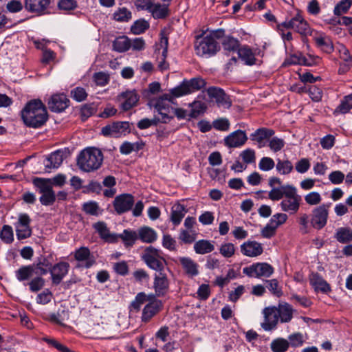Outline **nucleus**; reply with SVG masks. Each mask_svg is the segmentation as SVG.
Returning <instances> with one entry per match:
<instances>
[{
  "label": "nucleus",
  "mask_w": 352,
  "mask_h": 352,
  "mask_svg": "<svg viewBox=\"0 0 352 352\" xmlns=\"http://www.w3.org/2000/svg\"><path fill=\"white\" fill-rule=\"evenodd\" d=\"M82 210L86 214L92 216H98L101 214L102 210H100L98 204L96 201L86 202L82 205Z\"/></svg>",
  "instance_id": "3c124183"
},
{
  "label": "nucleus",
  "mask_w": 352,
  "mask_h": 352,
  "mask_svg": "<svg viewBox=\"0 0 352 352\" xmlns=\"http://www.w3.org/2000/svg\"><path fill=\"white\" fill-rule=\"evenodd\" d=\"M63 161V152L58 150L52 153L45 162V166L47 169L57 168Z\"/></svg>",
  "instance_id": "473e14b6"
},
{
  "label": "nucleus",
  "mask_w": 352,
  "mask_h": 352,
  "mask_svg": "<svg viewBox=\"0 0 352 352\" xmlns=\"http://www.w3.org/2000/svg\"><path fill=\"white\" fill-rule=\"evenodd\" d=\"M206 92L210 98L215 99L217 105L219 107L229 109L232 105V100L224 90L217 87H210L207 89Z\"/></svg>",
  "instance_id": "f8f14e48"
},
{
  "label": "nucleus",
  "mask_w": 352,
  "mask_h": 352,
  "mask_svg": "<svg viewBox=\"0 0 352 352\" xmlns=\"http://www.w3.org/2000/svg\"><path fill=\"white\" fill-rule=\"evenodd\" d=\"M330 206L331 204H322L313 209L310 222L314 228L321 230L326 226Z\"/></svg>",
  "instance_id": "6e6552de"
},
{
  "label": "nucleus",
  "mask_w": 352,
  "mask_h": 352,
  "mask_svg": "<svg viewBox=\"0 0 352 352\" xmlns=\"http://www.w3.org/2000/svg\"><path fill=\"white\" fill-rule=\"evenodd\" d=\"M194 47L197 56L207 58L214 56L221 49L219 43L207 35L197 36Z\"/></svg>",
  "instance_id": "7ed1b4c3"
},
{
  "label": "nucleus",
  "mask_w": 352,
  "mask_h": 352,
  "mask_svg": "<svg viewBox=\"0 0 352 352\" xmlns=\"http://www.w3.org/2000/svg\"><path fill=\"white\" fill-rule=\"evenodd\" d=\"M241 251L245 256L255 257L263 253V247L261 243L254 241H248L241 245Z\"/></svg>",
  "instance_id": "393cba45"
},
{
  "label": "nucleus",
  "mask_w": 352,
  "mask_h": 352,
  "mask_svg": "<svg viewBox=\"0 0 352 352\" xmlns=\"http://www.w3.org/2000/svg\"><path fill=\"white\" fill-rule=\"evenodd\" d=\"M179 262L184 271L188 277L192 278L199 274V265L192 258L188 257H180Z\"/></svg>",
  "instance_id": "a878e982"
},
{
  "label": "nucleus",
  "mask_w": 352,
  "mask_h": 352,
  "mask_svg": "<svg viewBox=\"0 0 352 352\" xmlns=\"http://www.w3.org/2000/svg\"><path fill=\"white\" fill-rule=\"evenodd\" d=\"M298 223H299L300 232L302 234H307L309 232V216L306 213H301L298 217Z\"/></svg>",
  "instance_id": "0e129e2a"
},
{
  "label": "nucleus",
  "mask_w": 352,
  "mask_h": 352,
  "mask_svg": "<svg viewBox=\"0 0 352 352\" xmlns=\"http://www.w3.org/2000/svg\"><path fill=\"white\" fill-rule=\"evenodd\" d=\"M285 192L286 195L280 203L281 210L290 214H295L299 210L302 201L301 196L298 194L296 188L292 185Z\"/></svg>",
  "instance_id": "423d86ee"
},
{
  "label": "nucleus",
  "mask_w": 352,
  "mask_h": 352,
  "mask_svg": "<svg viewBox=\"0 0 352 352\" xmlns=\"http://www.w3.org/2000/svg\"><path fill=\"white\" fill-rule=\"evenodd\" d=\"M189 106L191 107L189 116L192 118H196L199 115L204 113L207 108L206 104L201 101H194L189 104Z\"/></svg>",
  "instance_id": "37998d69"
},
{
  "label": "nucleus",
  "mask_w": 352,
  "mask_h": 352,
  "mask_svg": "<svg viewBox=\"0 0 352 352\" xmlns=\"http://www.w3.org/2000/svg\"><path fill=\"white\" fill-rule=\"evenodd\" d=\"M309 280L316 292L327 294L331 290L330 285L317 272L310 274Z\"/></svg>",
  "instance_id": "b1692460"
},
{
  "label": "nucleus",
  "mask_w": 352,
  "mask_h": 352,
  "mask_svg": "<svg viewBox=\"0 0 352 352\" xmlns=\"http://www.w3.org/2000/svg\"><path fill=\"white\" fill-rule=\"evenodd\" d=\"M130 131V123L129 122H115L102 129V134L103 135L113 138L125 135L126 133H129Z\"/></svg>",
  "instance_id": "9d476101"
},
{
  "label": "nucleus",
  "mask_w": 352,
  "mask_h": 352,
  "mask_svg": "<svg viewBox=\"0 0 352 352\" xmlns=\"http://www.w3.org/2000/svg\"><path fill=\"white\" fill-rule=\"evenodd\" d=\"M69 104V100L64 94L53 95L48 101L49 109L53 112L63 111Z\"/></svg>",
  "instance_id": "aec40b11"
},
{
  "label": "nucleus",
  "mask_w": 352,
  "mask_h": 352,
  "mask_svg": "<svg viewBox=\"0 0 352 352\" xmlns=\"http://www.w3.org/2000/svg\"><path fill=\"white\" fill-rule=\"evenodd\" d=\"M287 341L292 346L298 347L303 344L305 339L301 333L297 332L289 335Z\"/></svg>",
  "instance_id": "e2e57ef3"
},
{
  "label": "nucleus",
  "mask_w": 352,
  "mask_h": 352,
  "mask_svg": "<svg viewBox=\"0 0 352 352\" xmlns=\"http://www.w3.org/2000/svg\"><path fill=\"white\" fill-rule=\"evenodd\" d=\"M197 238L195 230H182L179 239L184 243H192Z\"/></svg>",
  "instance_id": "6e6d98bb"
},
{
  "label": "nucleus",
  "mask_w": 352,
  "mask_h": 352,
  "mask_svg": "<svg viewBox=\"0 0 352 352\" xmlns=\"http://www.w3.org/2000/svg\"><path fill=\"white\" fill-rule=\"evenodd\" d=\"M221 45L223 51L226 54L235 52H238V50L240 48L239 41L236 38L230 35L223 37V39L221 41Z\"/></svg>",
  "instance_id": "2f4dec72"
},
{
  "label": "nucleus",
  "mask_w": 352,
  "mask_h": 352,
  "mask_svg": "<svg viewBox=\"0 0 352 352\" xmlns=\"http://www.w3.org/2000/svg\"><path fill=\"white\" fill-rule=\"evenodd\" d=\"M94 228L100 235V238L108 242H115L117 240V235L111 234L103 221H99L94 224Z\"/></svg>",
  "instance_id": "c756f323"
},
{
  "label": "nucleus",
  "mask_w": 352,
  "mask_h": 352,
  "mask_svg": "<svg viewBox=\"0 0 352 352\" xmlns=\"http://www.w3.org/2000/svg\"><path fill=\"white\" fill-rule=\"evenodd\" d=\"M71 97L77 102H82L87 97V93L83 87H77L70 93Z\"/></svg>",
  "instance_id": "680f3d73"
},
{
  "label": "nucleus",
  "mask_w": 352,
  "mask_h": 352,
  "mask_svg": "<svg viewBox=\"0 0 352 352\" xmlns=\"http://www.w3.org/2000/svg\"><path fill=\"white\" fill-rule=\"evenodd\" d=\"M352 5V0H342L334 8V14L340 16L346 13Z\"/></svg>",
  "instance_id": "864d4df0"
},
{
  "label": "nucleus",
  "mask_w": 352,
  "mask_h": 352,
  "mask_svg": "<svg viewBox=\"0 0 352 352\" xmlns=\"http://www.w3.org/2000/svg\"><path fill=\"white\" fill-rule=\"evenodd\" d=\"M274 166V160L269 157H263L258 164L259 168L263 171H269L273 169Z\"/></svg>",
  "instance_id": "774afa93"
},
{
  "label": "nucleus",
  "mask_w": 352,
  "mask_h": 352,
  "mask_svg": "<svg viewBox=\"0 0 352 352\" xmlns=\"http://www.w3.org/2000/svg\"><path fill=\"white\" fill-rule=\"evenodd\" d=\"M274 134V131L270 129L262 127L259 128L251 135L252 140L258 142L263 143L265 140L269 139Z\"/></svg>",
  "instance_id": "c9c22d12"
},
{
  "label": "nucleus",
  "mask_w": 352,
  "mask_h": 352,
  "mask_svg": "<svg viewBox=\"0 0 352 352\" xmlns=\"http://www.w3.org/2000/svg\"><path fill=\"white\" fill-rule=\"evenodd\" d=\"M74 258L79 262L78 267L89 268L93 266L96 261L87 247H81L74 252Z\"/></svg>",
  "instance_id": "a211bd4d"
},
{
  "label": "nucleus",
  "mask_w": 352,
  "mask_h": 352,
  "mask_svg": "<svg viewBox=\"0 0 352 352\" xmlns=\"http://www.w3.org/2000/svg\"><path fill=\"white\" fill-rule=\"evenodd\" d=\"M314 39L317 46L324 52L330 54L333 51V43L329 37L321 35Z\"/></svg>",
  "instance_id": "58836bf2"
},
{
  "label": "nucleus",
  "mask_w": 352,
  "mask_h": 352,
  "mask_svg": "<svg viewBox=\"0 0 352 352\" xmlns=\"http://www.w3.org/2000/svg\"><path fill=\"white\" fill-rule=\"evenodd\" d=\"M163 302L159 299H153L148 302L142 309L141 319L143 322H149L163 309Z\"/></svg>",
  "instance_id": "dca6fc26"
},
{
  "label": "nucleus",
  "mask_w": 352,
  "mask_h": 352,
  "mask_svg": "<svg viewBox=\"0 0 352 352\" xmlns=\"http://www.w3.org/2000/svg\"><path fill=\"white\" fill-rule=\"evenodd\" d=\"M292 185L287 184L284 186H280L278 188H272V189L269 192L268 197L272 201H279L280 199H283L285 195H286L285 192H287Z\"/></svg>",
  "instance_id": "ea45409f"
},
{
  "label": "nucleus",
  "mask_w": 352,
  "mask_h": 352,
  "mask_svg": "<svg viewBox=\"0 0 352 352\" xmlns=\"http://www.w3.org/2000/svg\"><path fill=\"white\" fill-rule=\"evenodd\" d=\"M30 218L27 214H21L18 221L15 223L16 234L19 240L29 238L32 234Z\"/></svg>",
  "instance_id": "ddd939ff"
},
{
  "label": "nucleus",
  "mask_w": 352,
  "mask_h": 352,
  "mask_svg": "<svg viewBox=\"0 0 352 352\" xmlns=\"http://www.w3.org/2000/svg\"><path fill=\"white\" fill-rule=\"evenodd\" d=\"M238 56L245 65H252L255 64L256 58L252 50L248 45H244L238 50Z\"/></svg>",
  "instance_id": "f704fd0d"
},
{
  "label": "nucleus",
  "mask_w": 352,
  "mask_h": 352,
  "mask_svg": "<svg viewBox=\"0 0 352 352\" xmlns=\"http://www.w3.org/2000/svg\"><path fill=\"white\" fill-rule=\"evenodd\" d=\"M69 267L67 262H59L52 266L50 270L52 283L58 285L67 274Z\"/></svg>",
  "instance_id": "412c9836"
},
{
  "label": "nucleus",
  "mask_w": 352,
  "mask_h": 352,
  "mask_svg": "<svg viewBox=\"0 0 352 352\" xmlns=\"http://www.w3.org/2000/svg\"><path fill=\"white\" fill-rule=\"evenodd\" d=\"M311 166L309 160L307 158H302L298 160L295 165V169L298 173H306Z\"/></svg>",
  "instance_id": "338daca9"
},
{
  "label": "nucleus",
  "mask_w": 352,
  "mask_h": 352,
  "mask_svg": "<svg viewBox=\"0 0 352 352\" xmlns=\"http://www.w3.org/2000/svg\"><path fill=\"white\" fill-rule=\"evenodd\" d=\"M219 252L223 256L230 258L234 254L235 247L231 243H223L220 247Z\"/></svg>",
  "instance_id": "69168bd1"
},
{
  "label": "nucleus",
  "mask_w": 352,
  "mask_h": 352,
  "mask_svg": "<svg viewBox=\"0 0 352 352\" xmlns=\"http://www.w3.org/2000/svg\"><path fill=\"white\" fill-rule=\"evenodd\" d=\"M131 41L126 36L117 37L113 42V50L118 52H124L131 48Z\"/></svg>",
  "instance_id": "e433bc0d"
},
{
  "label": "nucleus",
  "mask_w": 352,
  "mask_h": 352,
  "mask_svg": "<svg viewBox=\"0 0 352 352\" xmlns=\"http://www.w3.org/2000/svg\"><path fill=\"white\" fill-rule=\"evenodd\" d=\"M281 28L285 29H293L294 31L300 34L301 36H307L311 34V29L305 19L300 14H296L289 21H285L278 25L279 30H282Z\"/></svg>",
  "instance_id": "0eeeda50"
},
{
  "label": "nucleus",
  "mask_w": 352,
  "mask_h": 352,
  "mask_svg": "<svg viewBox=\"0 0 352 352\" xmlns=\"http://www.w3.org/2000/svg\"><path fill=\"white\" fill-rule=\"evenodd\" d=\"M264 322L261 327L265 331H271L276 327L279 320L276 307H266L263 309Z\"/></svg>",
  "instance_id": "f3484780"
},
{
  "label": "nucleus",
  "mask_w": 352,
  "mask_h": 352,
  "mask_svg": "<svg viewBox=\"0 0 352 352\" xmlns=\"http://www.w3.org/2000/svg\"><path fill=\"white\" fill-rule=\"evenodd\" d=\"M247 140L245 131L236 130L225 138L224 144L229 148H236L243 146Z\"/></svg>",
  "instance_id": "5701e85b"
},
{
  "label": "nucleus",
  "mask_w": 352,
  "mask_h": 352,
  "mask_svg": "<svg viewBox=\"0 0 352 352\" xmlns=\"http://www.w3.org/2000/svg\"><path fill=\"white\" fill-rule=\"evenodd\" d=\"M169 285L170 282L165 271L154 274L153 287L157 297H164L167 294Z\"/></svg>",
  "instance_id": "9b49d317"
},
{
  "label": "nucleus",
  "mask_w": 352,
  "mask_h": 352,
  "mask_svg": "<svg viewBox=\"0 0 352 352\" xmlns=\"http://www.w3.org/2000/svg\"><path fill=\"white\" fill-rule=\"evenodd\" d=\"M172 91L173 89H170L168 94H164L158 98L150 100L148 104L150 107L154 108L156 111L170 106V103H173L175 98L180 97L175 96Z\"/></svg>",
  "instance_id": "6ab92c4d"
},
{
  "label": "nucleus",
  "mask_w": 352,
  "mask_h": 352,
  "mask_svg": "<svg viewBox=\"0 0 352 352\" xmlns=\"http://www.w3.org/2000/svg\"><path fill=\"white\" fill-rule=\"evenodd\" d=\"M335 237L342 243L352 241V230L349 228H340L337 230Z\"/></svg>",
  "instance_id": "a19ab883"
},
{
  "label": "nucleus",
  "mask_w": 352,
  "mask_h": 352,
  "mask_svg": "<svg viewBox=\"0 0 352 352\" xmlns=\"http://www.w3.org/2000/svg\"><path fill=\"white\" fill-rule=\"evenodd\" d=\"M103 162V154L96 148H88L80 152L77 159V165L84 172L98 170Z\"/></svg>",
  "instance_id": "f03ea898"
},
{
  "label": "nucleus",
  "mask_w": 352,
  "mask_h": 352,
  "mask_svg": "<svg viewBox=\"0 0 352 352\" xmlns=\"http://www.w3.org/2000/svg\"><path fill=\"white\" fill-rule=\"evenodd\" d=\"M51 0H25V9L38 15H42L47 12Z\"/></svg>",
  "instance_id": "4be33fe9"
},
{
  "label": "nucleus",
  "mask_w": 352,
  "mask_h": 352,
  "mask_svg": "<svg viewBox=\"0 0 352 352\" xmlns=\"http://www.w3.org/2000/svg\"><path fill=\"white\" fill-rule=\"evenodd\" d=\"M34 267L31 265L23 266L16 271V278L19 281L28 280L32 276L34 273Z\"/></svg>",
  "instance_id": "09e8293b"
},
{
  "label": "nucleus",
  "mask_w": 352,
  "mask_h": 352,
  "mask_svg": "<svg viewBox=\"0 0 352 352\" xmlns=\"http://www.w3.org/2000/svg\"><path fill=\"white\" fill-rule=\"evenodd\" d=\"M150 27L148 22L144 19L135 21L131 27V31L135 35L141 34Z\"/></svg>",
  "instance_id": "49530a36"
},
{
  "label": "nucleus",
  "mask_w": 352,
  "mask_h": 352,
  "mask_svg": "<svg viewBox=\"0 0 352 352\" xmlns=\"http://www.w3.org/2000/svg\"><path fill=\"white\" fill-rule=\"evenodd\" d=\"M352 109V101L348 99L347 96H344L340 104L335 109V113L345 114Z\"/></svg>",
  "instance_id": "13d9d810"
},
{
  "label": "nucleus",
  "mask_w": 352,
  "mask_h": 352,
  "mask_svg": "<svg viewBox=\"0 0 352 352\" xmlns=\"http://www.w3.org/2000/svg\"><path fill=\"white\" fill-rule=\"evenodd\" d=\"M160 251L153 246L146 248L142 256V260L146 265L156 271L162 272L165 271L166 260L160 255Z\"/></svg>",
  "instance_id": "20e7f679"
},
{
  "label": "nucleus",
  "mask_w": 352,
  "mask_h": 352,
  "mask_svg": "<svg viewBox=\"0 0 352 352\" xmlns=\"http://www.w3.org/2000/svg\"><path fill=\"white\" fill-rule=\"evenodd\" d=\"M39 198L41 204L43 206H51L56 201V195L53 189L46 192L42 193Z\"/></svg>",
  "instance_id": "bf43d9fd"
},
{
  "label": "nucleus",
  "mask_w": 352,
  "mask_h": 352,
  "mask_svg": "<svg viewBox=\"0 0 352 352\" xmlns=\"http://www.w3.org/2000/svg\"><path fill=\"white\" fill-rule=\"evenodd\" d=\"M52 267V263L47 258H41L36 265L35 273L38 275L46 274Z\"/></svg>",
  "instance_id": "a18cd8bd"
},
{
  "label": "nucleus",
  "mask_w": 352,
  "mask_h": 352,
  "mask_svg": "<svg viewBox=\"0 0 352 352\" xmlns=\"http://www.w3.org/2000/svg\"><path fill=\"white\" fill-rule=\"evenodd\" d=\"M167 3H164V4H160V3H155L152 4V6L148 10L152 15V16L155 19H166L169 14V9Z\"/></svg>",
  "instance_id": "c85d7f7f"
},
{
  "label": "nucleus",
  "mask_w": 352,
  "mask_h": 352,
  "mask_svg": "<svg viewBox=\"0 0 352 352\" xmlns=\"http://www.w3.org/2000/svg\"><path fill=\"white\" fill-rule=\"evenodd\" d=\"M138 231L125 229L122 234L117 236L122 239L126 248L132 247L138 239Z\"/></svg>",
  "instance_id": "72a5a7b5"
},
{
  "label": "nucleus",
  "mask_w": 352,
  "mask_h": 352,
  "mask_svg": "<svg viewBox=\"0 0 352 352\" xmlns=\"http://www.w3.org/2000/svg\"><path fill=\"white\" fill-rule=\"evenodd\" d=\"M131 16V11L124 7L119 8L113 13V19L119 22H127Z\"/></svg>",
  "instance_id": "8fccbe9b"
},
{
  "label": "nucleus",
  "mask_w": 352,
  "mask_h": 352,
  "mask_svg": "<svg viewBox=\"0 0 352 352\" xmlns=\"http://www.w3.org/2000/svg\"><path fill=\"white\" fill-rule=\"evenodd\" d=\"M138 239L143 243H152L157 239V234L153 228L148 226H142L138 230Z\"/></svg>",
  "instance_id": "7c9ffc66"
},
{
  "label": "nucleus",
  "mask_w": 352,
  "mask_h": 352,
  "mask_svg": "<svg viewBox=\"0 0 352 352\" xmlns=\"http://www.w3.org/2000/svg\"><path fill=\"white\" fill-rule=\"evenodd\" d=\"M134 197L131 194H122L116 197L113 206L117 214H121L131 210Z\"/></svg>",
  "instance_id": "4468645a"
},
{
  "label": "nucleus",
  "mask_w": 352,
  "mask_h": 352,
  "mask_svg": "<svg viewBox=\"0 0 352 352\" xmlns=\"http://www.w3.org/2000/svg\"><path fill=\"white\" fill-rule=\"evenodd\" d=\"M140 96L135 90H127L122 92L118 96V100L120 102V107L124 111H129L138 105Z\"/></svg>",
  "instance_id": "2eb2a0df"
},
{
  "label": "nucleus",
  "mask_w": 352,
  "mask_h": 352,
  "mask_svg": "<svg viewBox=\"0 0 352 352\" xmlns=\"http://www.w3.org/2000/svg\"><path fill=\"white\" fill-rule=\"evenodd\" d=\"M0 238L5 243H11L14 241L12 228L9 225H4L0 232Z\"/></svg>",
  "instance_id": "603ef678"
},
{
  "label": "nucleus",
  "mask_w": 352,
  "mask_h": 352,
  "mask_svg": "<svg viewBox=\"0 0 352 352\" xmlns=\"http://www.w3.org/2000/svg\"><path fill=\"white\" fill-rule=\"evenodd\" d=\"M289 346V342L284 338L275 339L271 343V349L273 352H285Z\"/></svg>",
  "instance_id": "de8ad7c7"
},
{
  "label": "nucleus",
  "mask_w": 352,
  "mask_h": 352,
  "mask_svg": "<svg viewBox=\"0 0 352 352\" xmlns=\"http://www.w3.org/2000/svg\"><path fill=\"white\" fill-rule=\"evenodd\" d=\"M147 295L144 292L138 293L131 303V307L135 311H139L142 305L146 302Z\"/></svg>",
  "instance_id": "4d7b16f0"
},
{
  "label": "nucleus",
  "mask_w": 352,
  "mask_h": 352,
  "mask_svg": "<svg viewBox=\"0 0 352 352\" xmlns=\"http://www.w3.org/2000/svg\"><path fill=\"white\" fill-rule=\"evenodd\" d=\"M187 212L185 206L179 203L175 204L171 208L170 221L175 226L179 225Z\"/></svg>",
  "instance_id": "bb28decb"
},
{
  "label": "nucleus",
  "mask_w": 352,
  "mask_h": 352,
  "mask_svg": "<svg viewBox=\"0 0 352 352\" xmlns=\"http://www.w3.org/2000/svg\"><path fill=\"white\" fill-rule=\"evenodd\" d=\"M287 219L288 216L285 213H276L271 217L269 223L277 229L280 226L284 224Z\"/></svg>",
  "instance_id": "5fc2aeb1"
},
{
  "label": "nucleus",
  "mask_w": 352,
  "mask_h": 352,
  "mask_svg": "<svg viewBox=\"0 0 352 352\" xmlns=\"http://www.w3.org/2000/svg\"><path fill=\"white\" fill-rule=\"evenodd\" d=\"M274 272L272 266L267 263H257L243 269V273L250 277H270Z\"/></svg>",
  "instance_id": "1a4fd4ad"
},
{
  "label": "nucleus",
  "mask_w": 352,
  "mask_h": 352,
  "mask_svg": "<svg viewBox=\"0 0 352 352\" xmlns=\"http://www.w3.org/2000/svg\"><path fill=\"white\" fill-rule=\"evenodd\" d=\"M21 116L24 124L33 129L42 127L48 120L47 108L40 99L28 102L21 110Z\"/></svg>",
  "instance_id": "f257e3e1"
},
{
  "label": "nucleus",
  "mask_w": 352,
  "mask_h": 352,
  "mask_svg": "<svg viewBox=\"0 0 352 352\" xmlns=\"http://www.w3.org/2000/svg\"><path fill=\"white\" fill-rule=\"evenodd\" d=\"M297 64H299V65H307V66H310L312 64L309 62H308L307 59L300 55V56H296V55H293V56H291L289 58L287 59L285 62H284V65H297Z\"/></svg>",
  "instance_id": "052dcab7"
},
{
  "label": "nucleus",
  "mask_w": 352,
  "mask_h": 352,
  "mask_svg": "<svg viewBox=\"0 0 352 352\" xmlns=\"http://www.w3.org/2000/svg\"><path fill=\"white\" fill-rule=\"evenodd\" d=\"M276 168L280 175H288L292 172L294 166L292 163L288 160H281L278 159Z\"/></svg>",
  "instance_id": "c03bdc74"
},
{
  "label": "nucleus",
  "mask_w": 352,
  "mask_h": 352,
  "mask_svg": "<svg viewBox=\"0 0 352 352\" xmlns=\"http://www.w3.org/2000/svg\"><path fill=\"white\" fill-rule=\"evenodd\" d=\"M214 250V245L208 240H199L194 244V250L197 254H205L212 252Z\"/></svg>",
  "instance_id": "4c0bfd02"
},
{
  "label": "nucleus",
  "mask_w": 352,
  "mask_h": 352,
  "mask_svg": "<svg viewBox=\"0 0 352 352\" xmlns=\"http://www.w3.org/2000/svg\"><path fill=\"white\" fill-rule=\"evenodd\" d=\"M206 85V81L201 77L184 80L178 86L173 88V94L175 96H183L194 91L200 90Z\"/></svg>",
  "instance_id": "39448f33"
},
{
  "label": "nucleus",
  "mask_w": 352,
  "mask_h": 352,
  "mask_svg": "<svg viewBox=\"0 0 352 352\" xmlns=\"http://www.w3.org/2000/svg\"><path fill=\"white\" fill-rule=\"evenodd\" d=\"M278 318L282 323H287L292 320L294 309L292 306L287 302L280 303L276 307Z\"/></svg>",
  "instance_id": "cd10ccee"
},
{
  "label": "nucleus",
  "mask_w": 352,
  "mask_h": 352,
  "mask_svg": "<svg viewBox=\"0 0 352 352\" xmlns=\"http://www.w3.org/2000/svg\"><path fill=\"white\" fill-rule=\"evenodd\" d=\"M32 183L41 194L53 189L51 182L48 179L36 177L33 179Z\"/></svg>",
  "instance_id": "79ce46f5"
}]
</instances>
